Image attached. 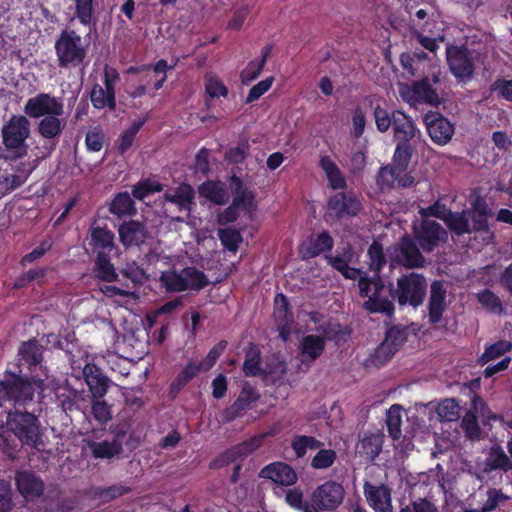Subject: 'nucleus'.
Returning <instances> with one entry per match:
<instances>
[{"mask_svg":"<svg viewBox=\"0 0 512 512\" xmlns=\"http://www.w3.org/2000/svg\"><path fill=\"white\" fill-rule=\"evenodd\" d=\"M15 485L27 501H33L44 493L45 484L40 476L28 470H18L15 473Z\"/></svg>","mask_w":512,"mask_h":512,"instance_id":"a211bd4d","label":"nucleus"},{"mask_svg":"<svg viewBox=\"0 0 512 512\" xmlns=\"http://www.w3.org/2000/svg\"><path fill=\"white\" fill-rule=\"evenodd\" d=\"M424 253H432L436 248L447 242V230L430 218L417 219L412 224L411 235Z\"/></svg>","mask_w":512,"mask_h":512,"instance_id":"6e6552de","label":"nucleus"},{"mask_svg":"<svg viewBox=\"0 0 512 512\" xmlns=\"http://www.w3.org/2000/svg\"><path fill=\"white\" fill-rule=\"evenodd\" d=\"M511 349L512 342L507 340H498L497 342L485 348L480 359L483 361V363H487L491 360L501 357L505 353L509 352Z\"/></svg>","mask_w":512,"mask_h":512,"instance_id":"13d9d810","label":"nucleus"},{"mask_svg":"<svg viewBox=\"0 0 512 512\" xmlns=\"http://www.w3.org/2000/svg\"><path fill=\"white\" fill-rule=\"evenodd\" d=\"M109 212L117 219L132 218L137 213L136 205L128 192L115 194L108 205Z\"/></svg>","mask_w":512,"mask_h":512,"instance_id":"c756f323","label":"nucleus"},{"mask_svg":"<svg viewBox=\"0 0 512 512\" xmlns=\"http://www.w3.org/2000/svg\"><path fill=\"white\" fill-rule=\"evenodd\" d=\"M83 377L92 398H104L110 385V379L100 367L94 363H87L83 368Z\"/></svg>","mask_w":512,"mask_h":512,"instance_id":"412c9836","label":"nucleus"},{"mask_svg":"<svg viewBox=\"0 0 512 512\" xmlns=\"http://www.w3.org/2000/svg\"><path fill=\"white\" fill-rule=\"evenodd\" d=\"M411 99L425 104L438 106L440 98L437 91L432 87L428 77L422 78L412 83L411 86Z\"/></svg>","mask_w":512,"mask_h":512,"instance_id":"7c9ffc66","label":"nucleus"},{"mask_svg":"<svg viewBox=\"0 0 512 512\" xmlns=\"http://www.w3.org/2000/svg\"><path fill=\"white\" fill-rule=\"evenodd\" d=\"M145 122L146 119L134 120L132 124L121 134L117 147L119 155L124 156V154L132 147L137 133L143 127Z\"/></svg>","mask_w":512,"mask_h":512,"instance_id":"de8ad7c7","label":"nucleus"},{"mask_svg":"<svg viewBox=\"0 0 512 512\" xmlns=\"http://www.w3.org/2000/svg\"><path fill=\"white\" fill-rule=\"evenodd\" d=\"M183 275L188 283V289L200 291L209 284L206 274L194 266L184 267Z\"/></svg>","mask_w":512,"mask_h":512,"instance_id":"3c124183","label":"nucleus"},{"mask_svg":"<svg viewBox=\"0 0 512 512\" xmlns=\"http://www.w3.org/2000/svg\"><path fill=\"white\" fill-rule=\"evenodd\" d=\"M165 202L177 207L179 212L190 213L195 204V191L188 183H180L178 186L167 189L163 194Z\"/></svg>","mask_w":512,"mask_h":512,"instance_id":"4be33fe9","label":"nucleus"},{"mask_svg":"<svg viewBox=\"0 0 512 512\" xmlns=\"http://www.w3.org/2000/svg\"><path fill=\"white\" fill-rule=\"evenodd\" d=\"M117 231L119 241L125 249L140 248L151 238V232L145 221L138 219H124L119 224Z\"/></svg>","mask_w":512,"mask_h":512,"instance_id":"f8f14e48","label":"nucleus"},{"mask_svg":"<svg viewBox=\"0 0 512 512\" xmlns=\"http://www.w3.org/2000/svg\"><path fill=\"white\" fill-rule=\"evenodd\" d=\"M273 317L275 324H293L294 316L288 298L283 293H277L274 298Z\"/></svg>","mask_w":512,"mask_h":512,"instance_id":"37998d69","label":"nucleus"},{"mask_svg":"<svg viewBox=\"0 0 512 512\" xmlns=\"http://www.w3.org/2000/svg\"><path fill=\"white\" fill-rule=\"evenodd\" d=\"M24 446L7 424L6 426H0V451L7 458L15 460Z\"/></svg>","mask_w":512,"mask_h":512,"instance_id":"f704fd0d","label":"nucleus"},{"mask_svg":"<svg viewBox=\"0 0 512 512\" xmlns=\"http://www.w3.org/2000/svg\"><path fill=\"white\" fill-rule=\"evenodd\" d=\"M408 331L403 326H392L385 334L383 342L375 349L371 361L375 366H383L406 342Z\"/></svg>","mask_w":512,"mask_h":512,"instance_id":"9d476101","label":"nucleus"},{"mask_svg":"<svg viewBox=\"0 0 512 512\" xmlns=\"http://www.w3.org/2000/svg\"><path fill=\"white\" fill-rule=\"evenodd\" d=\"M341 274L345 279L358 280L360 296L369 299V296L372 294L371 287L374 288V280H372V277L369 276L366 271L348 265Z\"/></svg>","mask_w":512,"mask_h":512,"instance_id":"4c0bfd02","label":"nucleus"},{"mask_svg":"<svg viewBox=\"0 0 512 512\" xmlns=\"http://www.w3.org/2000/svg\"><path fill=\"white\" fill-rule=\"evenodd\" d=\"M60 116L56 114L46 116L41 118L37 125V132L47 141L44 148L48 151V154L55 150L65 127V123L60 119Z\"/></svg>","mask_w":512,"mask_h":512,"instance_id":"aec40b11","label":"nucleus"},{"mask_svg":"<svg viewBox=\"0 0 512 512\" xmlns=\"http://www.w3.org/2000/svg\"><path fill=\"white\" fill-rule=\"evenodd\" d=\"M8 427L17 439L29 448H38L43 445V429L39 417L34 413L23 411L19 406L7 413Z\"/></svg>","mask_w":512,"mask_h":512,"instance_id":"20e7f679","label":"nucleus"},{"mask_svg":"<svg viewBox=\"0 0 512 512\" xmlns=\"http://www.w3.org/2000/svg\"><path fill=\"white\" fill-rule=\"evenodd\" d=\"M427 291V278L422 273L411 271L399 276L396 286L393 283L385 286L382 296H387L393 303L397 302L401 308L409 306L417 309L423 305Z\"/></svg>","mask_w":512,"mask_h":512,"instance_id":"7ed1b4c3","label":"nucleus"},{"mask_svg":"<svg viewBox=\"0 0 512 512\" xmlns=\"http://www.w3.org/2000/svg\"><path fill=\"white\" fill-rule=\"evenodd\" d=\"M18 368V372L5 371L4 379L0 380V426H6L9 412L4 408L5 402H13L14 407L24 406L33 400L36 388L42 389L41 378L23 374L21 363Z\"/></svg>","mask_w":512,"mask_h":512,"instance_id":"f257e3e1","label":"nucleus"},{"mask_svg":"<svg viewBox=\"0 0 512 512\" xmlns=\"http://www.w3.org/2000/svg\"><path fill=\"white\" fill-rule=\"evenodd\" d=\"M324 446V443L314 436L295 435L291 440V448L297 458H303L308 450H317Z\"/></svg>","mask_w":512,"mask_h":512,"instance_id":"c03bdc74","label":"nucleus"},{"mask_svg":"<svg viewBox=\"0 0 512 512\" xmlns=\"http://www.w3.org/2000/svg\"><path fill=\"white\" fill-rule=\"evenodd\" d=\"M447 290L440 280H434L430 285V296L428 303V316L430 324H437L442 319L446 308Z\"/></svg>","mask_w":512,"mask_h":512,"instance_id":"393cba45","label":"nucleus"},{"mask_svg":"<svg viewBox=\"0 0 512 512\" xmlns=\"http://www.w3.org/2000/svg\"><path fill=\"white\" fill-rule=\"evenodd\" d=\"M345 489L339 482L328 480L317 486L310 495V500L317 511H334L343 502Z\"/></svg>","mask_w":512,"mask_h":512,"instance_id":"1a4fd4ad","label":"nucleus"},{"mask_svg":"<svg viewBox=\"0 0 512 512\" xmlns=\"http://www.w3.org/2000/svg\"><path fill=\"white\" fill-rule=\"evenodd\" d=\"M259 477L281 486H292L298 480L296 471L289 464L281 461L264 466L259 472Z\"/></svg>","mask_w":512,"mask_h":512,"instance_id":"6ab92c4d","label":"nucleus"},{"mask_svg":"<svg viewBox=\"0 0 512 512\" xmlns=\"http://www.w3.org/2000/svg\"><path fill=\"white\" fill-rule=\"evenodd\" d=\"M461 428L464 431L465 436L470 440H478L481 436L478 417L476 413L471 410L467 411L462 417Z\"/></svg>","mask_w":512,"mask_h":512,"instance_id":"6e6d98bb","label":"nucleus"},{"mask_svg":"<svg viewBox=\"0 0 512 512\" xmlns=\"http://www.w3.org/2000/svg\"><path fill=\"white\" fill-rule=\"evenodd\" d=\"M324 350V338L319 335L308 334L300 342L299 359L302 364L310 365L323 354Z\"/></svg>","mask_w":512,"mask_h":512,"instance_id":"bb28decb","label":"nucleus"},{"mask_svg":"<svg viewBox=\"0 0 512 512\" xmlns=\"http://www.w3.org/2000/svg\"><path fill=\"white\" fill-rule=\"evenodd\" d=\"M75 15L82 25H90L93 18V0H75Z\"/></svg>","mask_w":512,"mask_h":512,"instance_id":"338daca9","label":"nucleus"},{"mask_svg":"<svg viewBox=\"0 0 512 512\" xmlns=\"http://www.w3.org/2000/svg\"><path fill=\"white\" fill-rule=\"evenodd\" d=\"M446 58L451 73L457 79L467 80L473 76L475 67L466 47L448 46Z\"/></svg>","mask_w":512,"mask_h":512,"instance_id":"dca6fc26","label":"nucleus"},{"mask_svg":"<svg viewBox=\"0 0 512 512\" xmlns=\"http://www.w3.org/2000/svg\"><path fill=\"white\" fill-rule=\"evenodd\" d=\"M319 166L325 173L328 185L334 190L345 189L347 186L346 180L337 166V164L331 159L330 156L324 155L320 157Z\"/></svg>","mask_w":512,"mask_h":512,"instance_id":"473e14b6","label":"nucleus"},{"mask_svg":"<svg viewBox=\"0 0 512 512\" xmlns=\"http://www.w3.org/2000/svg\"><path fill=\"white\" fill-rule=\"evenodd\" d=\"M242 371L246 377H256L264 373L261 368V352L253 343H250L245 350Z\"/></svg>","mask_w":512,"mask_h":512,"instance_id":"58836bf2","label":"nucleus"},{"mask_svg":"<svg viewBox=\"0 0 512 512\" xmlns=\"http://www.w3.org/2000/svg\"><path fill=\"white\" fill-rule=\"evenodd\" d=\"M395 123L392 126L393 137L397 143H410L420 134L413 119L401 110H396Z\"/></svg>","mask_w":512,"mask_h":512,"instance_id":"a878e982","label":"nucleus"},{"mask_svg":"<svg viewBox=\"0 0 512 512\" xmlns=\"http://www.w3.org/2000/svg\"><path fill=\"white\" fill-rule=\"evenodd\" d=\"M317 331L322 334L324 342L326 340L334 342L336 345H341L347 342L350 337V330L334 321L324 322L317 327Z\"/></svg>","mask_w":512,"mask_h":512,"instance_id":"72a5a7b5","label":"nucleus"},{"mask_svg":"<svg viewBox=\"0 0 512 512\" xmlns=\"http://www.w3.org/2000/svg\"><path fill=\"white\" fill-rule=\"evenodd\" d=\"M163 190L162 184L157 181H153L149 178L140 180L132 188V196L138 200H143L147 196L161 192Z\"/></svg>","mask_w":512,"mask_h":512,"instance_id":"5fc2aeb1","label":"nucleus"},{"mask_svg":"<svg viewBox=\"0 0 512 512\" xmlns=\"http://www.w3.org/2000/svg\"><path fill=\"white\" fill-rule=\"evenodd\" d=\"M364 495L370 507L376 512H392V499L389 488L385 485H373L365 482L363 485Z\"/></svg>","mask_w":512,"mask_h":512,"instance_id":"b1692460","label":"nucleus"},{"mask_svg":"<svg viewBox=\"0 0 512 512\" xmlns=\"http://www.w3.org/2000/svg\"><path fill=\"white\" fill-rule=\"evenodd\" d=\"M259 398L260 394L256 387L249 381H244L235 401L222 412V420L226 423L232 422L249 409L253 403L257 402Z\"/></svg>","mask_w":512,"mask_h":512,"instance_id":"f3484780","label":"nucleus"},{"mask_svg":"<svg viewBox=\"0 0 512 512\" xmlns=\"http://www.w3.org/2000/svg\"><path fill=\"white\" fill-rule=\"evenodd\" d=\"M396 110H392L389 112L387 109L383 108L379 104H377L373 109V116L375 120L376 129L380 133H385L392 127L395 123L396 118Z\"/></svg>","mask_w":512,"mask_h":512,"instance_id":"603ef678","label":"nucleus"},{"mask_svg":"<svg viewBox=\"0 0 512 512\" xmlns=\"http://www.w3.org/2000/svg\"><path fill=\"white\" fill-rule=\"evenodd\" d=\"M218 237L224 248L233 253L237 252L243 241L240 231L230 227L219 229Z\"/></svg>","mask_w":512,"mask_h":512,"instance_id":"864d4df0","label":"nucleus"},{"mask_svg":"<svg viewBox=\"0 0 512 512\" xmlns=\"http://www.w3.org/2000/svg\"><path fill=\"white\" fill-rule=\"evenodd\" d=\"M402 418H401V406L393 404L387 411L386 426L389 436L393 440H398L402 435L401 430Z\"/></svg>","mask_w":512,"mask_h":512,"instance_id":"09e8293b","label":"nucleus"},{"mask_svg":"<svg viewBox=\"0 0 512 512\" xmlns=\"http://www.w3.org/2000/svg\"><path fill=\"white\" fill-rule=\"evenodd\" d=\"M318 452L311 460V467L317 470L331 467L337 459V454L332 449H317Z\"/></svg>","mask_w":512,"mask_h":512,"instance_id":"052dcab7","label":"nucleus"},{"mask_svg":"<svg viewBox=\"0 0 512 512\" xmlns=\"http://www.w3.org/2000/svg\"><path fill=\"white\" fill-rule=\"evenodd\" d=\"M54 49L60 68H76L84 63L88 44L75 30L65 28L58 35Z\"/></svg>","mask_w":512,"mask_h":512,"instance_id":"39448f33","label":"nucleus"},{"mask_svg":"<svg viewBox=\"0 0 512 512\" xmlns=\"http://www.w3.org/2000/svg\"><path fill=\"white\" fill-rule=\"evenodd\" d=\"M382 438L379 435L369 433L365 434L358 444L360 453L367 456V458L374 460L382 450Z\"/></svg>","mask_w":512,"mask_h":512,"instance_id":"49530a36","label":"nucleus"},{"mask_svg":"<svg viewBox=\"0 0 512 512\" xmlns=\"http://www.w3.org/2000/svg\"><path fill=\"white\" fill-rule=\"evenodd\" d=\"M160 281L168 292H183L188 290L183 269L180 272L176 270L164 271L161 273Z\"/></svg>","mask_w":512,"mask_h":512,"instance_id":"a18cd8bd","label":"nucleus"},{"mask_svg":"<svg viewBox=\"0 0 512 512\" xmlns=\"http://www.w3.org/2000/svg\"><path fill=\"white\" fill-rule=\"evenodd\" d=\"M19 362L23 361L28 371L33 374L38 368L42 367L43 354L42 347L36 340L22 342L19 347Z\"/></svg>","mask_w":512,"mask_h":512,"instance_id":"c85d7f7f","label":"nucleus"},{"mask_svg":"<svg viewBox=\"0 0 512 512\" xmlns=\"http://www.w3.org/2000/svg\"><path fill=\"white\" fill-rule=\"evenodd\" d=\"M438 415L445 421H456L459 418V404L454 398L444 399L437 407Z\"/></svg>","mask_w":512,"mask_h":512,"instance_id":"680f3d73","label":"nucleus"},{"mask_svg":"<svg viewBox=\"0 0 512 512\" xmlns=\"http://www.w3.org/2000/svg\"><path fill=\"white\" fill-rule=\"evenodd\" d=\"M366 259L368 269L373 273L371 277L374 280V291L364 302L363 307L369 313H382L392 317L395 313V304L387 296H382L385 283L380 273L387 264V259L383 245L379 241L374 240L369 245Z\"/></svg>","mask_w":512,"mask_h":512,"instance_id":"f03ea898","label":"nucleus"},{"mask_svg":"<svg viewBox=\"0 0 512 512\" xmlns=\"http://www.w3.org/2000/svg\"><path fill=\"white\" fill-rule=\"evenodd\" d=\"M90 101L95 109L101 110L108 108L109 110H115L114 104L110 103L108 96H106L104 88L96 83L92 86L90 91Z\"/></svg>","mask_w":512,"mask_h":512,"instance_id":"0e129e2a","label":"nucleus"},{"mask_svg":"<svg viewBox=\"0 0 512 512\" xmlns=\"http://www.w3.org/2000/svg\"><path fill=\"white\" fill-rule=\"evenodd\" d=\"M112 255L96 256L93 266L95 278L105 282H115L118 280V273L111 261Z\"/></svg>","mask_w":512,"mask_h":512,"instance_id":"e433bc0d","label":"nucleus"},{"mask_svg":"<svg viewBox=\"0 0 512 512\" xmlns=\"http://www.w3.org/2000/svg\"><path fill=\"white\" fill-rule=\"evenodd\" d=\"M469 222L471 225L472 233H478V232H489V219L493 217V215L483 213L481 211H473L466 209Z\"/></svg>","mask_w":512,"mask_h":512,"instance_id":"bf43d9fd","label":"nucleus"},{"mask_svg":"<svg viewBox=\"0 0 512 512\" xmlns=\"http://www.w3.org/2000/svg\"><path fill=\"white\" fill-rule=\"evenodd\" d=\"M204 88L205 93L207 95V98L205 99V106L209 109L211 106V100L217 97H224L226 98L228 96V88L226 85L213 74H206L204 77Z\"/></svg>","mask_w":512,"mask_h":512,"instance_id":"a19ab883","label":"nucleus"},{"mask_svg":"<svg viewBox=\"0 0 512 512\" xmlns=\"http://www.w3.org/2000/svg\"><path fill=\"white\" fill-rule=\"evenodd\" d=\"M478 302L490 312L501 314L503 306L499 297L491 290L485 289L477 295Z\"/></svg>","mask_w":512,"mask_h":512,"instance_id":"e2e57ef3","label":"nucleus"},{"mask_svg":"<svg viewBox=\"0 0 512 512\" xmlns=\"http://www.w3.org/2000/svg\"><path fill=\"white\" fill-rule=\"evenodd\" d=\"M87 240L89 249L95 256L113 255L118 249L115 234L107 225L92 224L88 230Z\"/></svg>","mask_w":512,"mask_h":512,"instance_id":"2eb2a0df","label":"nucleus"},{"mask_svg":"<svg viewBox=\"0 0 512 512\" xmlns=\"http://www.w3.org/2000/svg\"><path fill=\"white\" fill-rule=\"evenodd\" d=\"M199 193L212 203L223 205L228 201L226 186L220 181H206L199 186Z\"/></svg>","mask_w":512,"mask_h":512,"instance_id":"c9c22d12","label":"nucleus"},{"mask_svg":"<svg viewBox=\"0 0 512 512\" xmlns=\"http://www.w3.org/2000/svg\"><path fill=\"white\" fill-rule=\"evenodd\" d=\"M444 223L448 229L457 236L472 233L466 210H462L460 212H449Z\"/></svg>","mask_w":512,"mask_h":512,"instance_id":"ea45409f","label":"nucleus"},{"mask_svg":"<svg viewBox=\"0 0 512 512\" xmlns=\"http://www.w3.org/2000/svg\"><path fill=\"white\" fill-rule=\"evenodd\" d=\"M334 247V239L328 231L310 236L300 245L299 253L304 260L312 259L322 253L330 252Z\"/></svg>","mask_w":512,"mask_h":512,"instance_id":"5701e85b","label":"nucleus"},{"mask_svg":"<svg viewBox=\"0 0 512 512\" xmlns=\"http://www.w3.org/2000/svg\"><path fill=\"white\" fill-rule=\"evenodd\" d=\"M495 470H501L505 473L512 470V460L498 444L492 445L489 449L483 468L485 473Z\"/></svg>","mask_w":512,"mask_h":512,"instance_id":"2f4dec72","label":"nucleus"},{"mask_svg":"<svg viewBox=\"0 0 512 512\" xmlns=\"http://www.w3.org/2000/svg\"><path fill=\"white\" fill-rule=\"evenodd\" d=\"M395 252V262L407 269L425 268L427 266L424 252L409 234H405L399 239Z\"/></svg>","mask_w":512,"mask_h":512,"instance_id":"9b49d317","label":"nucleus"},{"mask_svg":"<svg viewBox=\"0 0 512 512\" xmlns=\"http://www.w3.org/2000/svg\"><path fill=\"white\" fill-rule=\"evenodd\" d=\"M2 141L8 152L6 160H17L27 154L26 140L30 135V121L24 115H12L2 127Z\"/></svg>","mask_w":512,"mask_h":512,"instance_id":"0eeeda50","label":"nucleus"},{"mask_svg":"<svg viewBox=\"0 0 512 512\" xmlns=\"http://www.w3.org/2000/svg\"><path fill=\"white\" fill-rule=\"evenodd\" d=\"M91 413L100 424H106L112 419L111 406L103 398H92Z\"/></svg>","mask_w":512,"mask_h":512,"instance_id":"4d7b16f0","label":"nucleus"},{"mask_svg":"<svg viewBox=\"0 0 512 512\" xmlns=\"http://www.w3.org/2000/svg\"><path fill=\"white\" fill-rule=\"evenodd\" d=\"M92 455L97 459H111L123 451L122 443L118 439L94 442L91 446Z\"/></svg>","mask_w":512,"mask_h":512,"instance_id":"79ce46f5","label":"nucleus"},{"mask_svg":"<svg viewBox=\"0 0 512 512\" xmlns=\"http://www.w3.org/2000/svg\"><path fill=\"white\" fill-rule=\"evenodd\" d=\"M201 369L202 363L188 361L170 383L168 390L169 398L174 400L182 389L200 373Z\"/></svg>","mask_w":512,"mask_h":512,"instance_id":"cd10ccee","label":"nucleus"},{"mask_svg":"<svg viewBox=\"0 0 512 512\" xmlns=\"http://www.w3.org/2000/svg\"><path fill=\"white\" fill-rule=\"evenodd\" d=\"M414 152V147L410 143H397L394 154L393 162L397 170L407 171Z\"/></svg>","mask_w":512,"mask_h":512,"instance_id":"8fccbe9b","label":"nucleus"},{"mask_svg":"<svg viewBox=\"0 0 512 512\" xmlns=\"http://www.w3.org/2000/svg\"><path fill=\"white\" fill-rule=\"evenodd\" d=\"M120 273L123 278L130 280L135 285H141L148 279L144 269L135 262L126 264Z\"/></svg>","mask_w":512,"mask_h":512,"instance_id":"69168bd1","label":"nucleus"},{"mask_svg":"<svg viewBox=\"0 0 512 512\" xmlns=\"http://www.w3.org/2000/svg\"><path fill=\"white\" fill-rule=\"evenodd\" d=\"M423 122L431 141L436 145H446L455 133L454 124L440 112L426 113Z\"/></svg>","mask_w":512,"mask_h":512,"instance_id":"4468645a","label":"nucleus"},{"mask_svg":"<svg viewBox=\"0 0 512 512\" xmlns=\"http://www.w3.org/2000/svg\"><path fill=\"white\" fill-rule=\"evenodd\" d=\"M210 151L209 149L202 147L198 150L195 155V161L193 166L194 174L207 176L211 170L209 161Z\"/></svg>","mask_w":512,"mask_h":512,"instance_id":"774afa93","label":"nucleus"},{"mask_svg":"<svg viewBox=\"0 0 512 512\" xmlns=\"http://www.w3.org/2000/svg\"><path fill=\"white\" fill-rule=\"evenodd\" d=\"M24 112L33 119L44 118L52 114L63 115L64 105L61 99L51 96L49 93H39L26 101Z\"/></svg>","mask_w":512,"mask_h":512,"instance_id":"ddd939ff","label":"nucleus"},{"mask_svg":"<svg viewBox=\"0 0 512 512\" xmlns=\"http://www.w3.org/2000/svg\"><path fill=\"white\" fill-rule=\"evenodd\" d=\"M362 210V202L354 191H340L327 200L325 221L331 226L348 225Z\"/></svg>","mask_w":512,"mask_h":512,"instance_id":"423d86ee","label":"nucleus"}]
</instances>
